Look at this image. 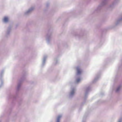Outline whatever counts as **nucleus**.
<instances>
[{"instance_id": "nucleus-2", "label": "nucleus", "mask_w": 122, "mask_h": 122, "mask_svg": "<svg viewBox=\"0 0 122 122\" xmlns=\"http://www.w3.org/2000/svg\"><path fill=\"white\" fill-rule=\"evenodd\" d=\"M10 17L8 15H5L3 17L2 19V22L5 24H7L10 21Z\"/></svg>"}, {"instance_id": "nucleus-10", "label": "nucleus", "mask_w": 122, "mask_h": 122, "mask_svg": "<svg viewBox=\"0 0 122 122\" xmlns=\"http://www.w3.org/2000/svg\"><path fill=\"white\" fill-rule=\"evenodd\" d=\"M74 93V91H72L71 92V94L72 95V94H73Z\"/></svg>"}, {"instance_id": "nucleus-4", "label": "nucleus", "mask_w": 122, "mask_h": 122, "mask_svg": "<svg viewBox=\"0 0 122 122\" xmlns=\"http://www.w3.org/2000/svg\"><path fill=\"white\" fill-rule=\"evenodd\" d=\"M23 80V79L21 78L19 80V82L18 83L16 88V89L18 91L20 90L21 85V82Z\"/></svg>"}, {"instance_id": "nucleus-9", "label": "nucleus", "mask_w": 122, "mask_h": 122, "mask_svg": "<svg viewBox=\"0 0 122 122\" xmlns=\"http://www.w3.org/2000/svg\"><path fill=\"white\" fill-rule=\"evenodd\" d=\"M120 87H118L116 90V91L117 92L119 91L120 89Z\"/></svg>"}, {"instance_id": "nucleus-7", "label": "nucleus", "mask_w": 122, "mask_h": 122, "mask_svg": "<svg viewBox=\"0 0 122 122\" xmlns=\"http://www.w3.org/2000/svg\"><path fill=\"white\" fill-rule=\"evenodd\" d=\"M61 116H59L57 118V121L56 122H60V120L61 118Z\"/></svg>"}, {"instance_id": "nucleus-11", "label": "nucleus", "mask_w": 122, "mask_h": 122, "mask_svg": "<svg viewBox=\"0 0 122 122\" xmlns=\"http://www.w3.org/2000/svg\"><path fill=\"white\" fill-rule=\"evenodd\" d=\"M1 120H0V122H1Z\"/></svg>"}, {"instance_id": "nucleus-8", "label": "nucleus", "mask_w": 122, "mask_h": 122, "mask_svg": "<svg viewBox=\"0 0 122 122\" xmlns=\"http://www.w3.org/2000/svg\"><path fill=\"white\" fill-rule=\"evenodd\" d=\"M80 80V79L79 78L77 79V82H78Z\"/></svg>"}, {"instance_id": "nucleus-5", "label": "nucleus", "mask_w": 122, "mask_h": 122, "mask_svg": "<svg viewBox=\"0 0 122 122\" xmlns=\"http://www.w3.org/2000/svg\"><path fill=\"white\" fill-rule=\"evenodd\" d=\"M30 8H29L24 12V15L25 16L27 17L30 14Z\"/></svg>"}, {"instance_id": "nucleus-1", "label": "nucleus", "mask_w": 122, "mask_h": 122, "mask_svg": "<svg viewBox=\"0 0 122 122\" xmlns=\"http://www.w3.org/2000/svg\"><path fill=\"white\" fill-rule=\"evenodd\" d=\"M4 71V70H2L0 72V88L4 85V81L3 79V76Z\"/></svg>"}, {"instance_id": "nucleus-6", "label": "nucleus", "mask_w": 122, "mask_h": 122, "mask_svg": "<svg viewBox=\"0 0 122 122\" xmlns=\"http://www.w3.org/2000/svg\"><path fill=\"white\" fill-rule=\"evenodd\" d=\"M76 69L78 74H79L81 73V71L79 67H77L76 68Z\"/></svg>"}, {"instance_id": "nucleus-3", "label": "nucleus", "mask_w": 122, "mask_h": 122, "mask_svg": "<svg viewBox=\"0 0 122 122\" xmlns=\"http://www.w3.org/2000/svg\"><path fill=\"white\" fill-rule=\"evenodd\" d=\"M11 27L10 26H9L7 28L5 34V36L6 37H8L9 36L11 30Z\"/></svg>"}]
</instances>
